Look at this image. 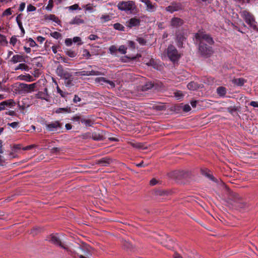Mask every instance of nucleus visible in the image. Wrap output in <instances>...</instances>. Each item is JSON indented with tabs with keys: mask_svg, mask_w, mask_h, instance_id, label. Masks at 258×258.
<instances>
[{
	"mask_svg": "<svg viewBox=\"0 0 258 258\" xmlns=\"http://www.w3.org/2000/svg\"><path fill=\"white\" fill-rule=\"evenodd\" d=\"M197 43L199 44V51L203 56L209 57L213 53V50L210 45L214 43V41L209 34L202 31H199L195 35Z\"/></svg>",
	"mask_w": 258,
	"mask_h": 258,
	"instance_id": "1",
	"label": "nucleus"
},
{
	"mask_svg": "<svg viewBox=\"0 0 258 258\" xmlns=\"http://www.w3.org/2000/svg\"><path fill=\"white\" fill-rule=\"evenodd\" d=\"M117 7L120 11L127 14H135L139 11L135 2L133 1H120L117 4Z\"/></svg>",
	"mask_w": 258,
	"mask_h": 258,
	"instance_id": "2",
	"label": "nucleus"
},
{
	"mask_svg": "<svg viewBox=\"0 0 258 258\" xmlns=\"http://www.w3.org/2000/svg\"><path fill=\"white\" fill-rule=\"evenodd\" d=\"M57 75L64 80V84L67 87H71L74 85V77L72 73L68 71L64 70L63 67L59 64L56 69Z\"/></svg>",
	"mask_w": 258,
	"mask_h": 258,
	"instance_id": "3",
	"label": "nucleus"
},
{
	"mask_svg": "<svg viewBox=\"0 0 258 258\" xmlns=\"http://www.w3.org/2000/svg\"><path fill=\"white\" fill-rule=\"evenodd\" d=\"M240 15L249 27L255 31H258V25L253 15L246 10L240 12Z\"/></svg>",
	"mask_w": 258,
	"mask_h": 258,
	"instance_id": "4",
	"label": "nucleus"
},
{
	"mask_svg": "<svg viewBox=\"0 0 258 258\" xmlns=\"http://www.w3.org/2000/svg\"><path fill=\"white\" fill-rule=\"evenodd\" d=\"M71 120L78 123L81 122L86 126H91L94 123V121L89 118V116H83L80 114H76L72 117Z\"/></svg>",
	"mask_w": 258,
	"mask_h": 258,
	"instance_id": "5",
	"label": "nucleus"
},
{
	"mask_svg": "<svg viewBox=\"0 0 258 258\" xmlns=\"http://www.w3.org/2000/svg\"><path fill=\"white\" fill-rule=\"evenodd\" d=\"M167 55L169 59L173 62L177 61L180 57L178 50L173 45L168 46L167 49Z\"/></svg>",
	"mask_w": 258,
	"mask_h": 258,
	"instance_id": "6",
	"label": "nucleus"
},
{
	"mask_svg": "<svg viewBox=\"0 0 258 258\" xmlns=\"http://www.w3.org/2000/svg\"><path fill=\"white\" fill-rule=\"evenodd\" d=\"M37 86V83L27 84L20 83L19 84V91L21 93L27 94L34 91Z\"/></svg>",
	"mask_w": 258,
	"mask_h": 258,
	"instance_id": "7",
	"label": "nucleus"
},
{
	"mask_svg": "<svg viewBox=\"0 0 258 258\" xmlns=\"http://www.w3.org/2000/svg\"><path fill=\"white\" fill-rule=\"evenodd\" d=\"M49 241L50 242H51V243H52L57 246H59L61 248L64 249L66 251H67L68 252H71V250L69 249V247L63 244L61 242L59 237L57 236V235L56 234L50 235Z\"/></svg>",
	"mask_w": 258,
	"mask_h": 258,
	"instance_id": "8",
	"label": "nucleus"
},
{
	"mask_svg": "<svg viewBox=\"0 0 258 258\" xmlns=\"http://www.w3.org/2000/svg\"><path fill=\"white\" fill-rule=\"evenodd\" d=\"M141 20L137 17H133L125 22L127 28L132 29L133 28L139 27L141 25Z\"/></svg>",
	"mask_w": 258,
	"mask_h": 258,
	"instance_id": "9",
	"label": "nucleus"
},
{
	"mask_svg": "<svg viewBox=\"0 0 258 258\" xmlns=\"http://www.w3.org/2000/svg\"><path fill=\"white\" fill-rule=\"evenodd\" d=\"M62 123L59 121H54L46 124V128L49 132H55L62 127Z\"/></svg>",
	"mask_w": 258,
	"mask_h": 258,
	"instance_id": "10",
	"label": "nucleus"
},
{
	"mask_svg": "<svg viewBox=\"0 0 258 258\" xmlns=\"http://www.w3.org/2000/svg\"><path fill=\"white\" fill-rule=\"evenodd\" d=\"M35 97L37 99L44 100L47 102H49L50 100V96L48 93V89L46 87L43 91H38L35 94Z\"/></svg>",
	"mask_w": 258,
	"mask_h": 258,
	"instance_id": "11",
	"label": "nucleus"
},
{
	"mask_svg": "<svg viewBox=\"0 0 258 258\" xmlns=\"http://www.w3.org/2000/svg\"><path fill=\"white\" fill-rule=\"evenodd\" d=\"M144 4L146 6V10L150 13L155 12L158 7L156 3H152L150 1Z\"/></svg>",
	"mask_w": 258,
	"mask_h": 258,
	"instance_id": "12",
	"label": "nucleus"
},
{
	"mask_svg": "<svg viewBox=\"0 0 258 258\" xmlns=\"http://www.w3.org/2000/svg\"><path fill=\"white\" fill-rule=\"evenodd\" d=\"M182 9L181 5L179 3H174L166 8V11L171 13Z\"/></svg>",
	"mask_w": 258,
	"mask_h": 258,
	"instance_id": "13",
	"label": "nucleus"
},
{
	"mask_svg": "<svg viewBox=\"0 0 258 258\" xmlns=\"http://www.w3.org/2000/svg\"><path fill=\"white\" fill-rule=\"evenodd\" d=\"M13 100H5L0 103V111L6 109L7 107H11L14 104Z\"/></svg>",
	"mask_w": 258,
	"mask_h": 258,
	"instance_id": "14",
	"label": "nucleus"
},
{
	"mask_svg": "<svg viewBox=\"0 0 258 258\" xmlns=\"http://www.w3.org/2000/svg\"><path fill=\"white\" fill-rule=\"evenodd\" d=\"M183 24V21L180 18L174 17L171 20L170 25L173 27L177 28Z\"/></svg>",
	"mask_w": 258,
	"mask_h": 258,
	"instance_id": "15",
	"label": "nucleus"
},
{
	"mask_svg": "<svg viewBox=\"0 0 258 258\" xmlns=\"http://www.w3.org/2000/svg\"><path fill=\"white\" fill-rule=\"evenodd\" d=\"M185 39L183 34L181 33H177L176 34V42L178 47H182L183 42Z\"/></svg>",
	"mask_w": 258,
	"mask_h": 258,
	"instance_id": "16",
	"label": "nucleus"
},
{
	"mask_svg": "<svg viewBox=\"0 0 258 258\" xmlns=\"http://www.w3.org/2000/svg\"><path fill=\"white\" fill-rule=\"evenodd\" d=\"M18 79L21 81H25L28 82H31L35 81V78L29 74L21 75L18 77Z\"/></svg>",
	"mask_w": 258,
	"mask_h": 258,
	"instance_id": "17",
	"label": "nucleus"
},
{
	"mask_svg": "<svg viewBox=\"0 0 258 258\" xmlns=\"http://www.w3.org/2000/svg\"><path fill=\"white\" fill-rule=\"evenodd\" d=\"M232 82L235 85L242 86L246 82V80L242 78H240L233 79Z\"/></svg>",
	"mask_w": 258,
	"mask_h": 258,
	"instance_id": "18",
	"label": "nucleus"
},
{
	"mask_svg": "<svg viewBox=\"0 0 258 258\" xmlns=\"http://www.w3.org/2000/svg\"><path fill=\"white\" fill-rule=\"evenodd\" d=\"M71 24L79 25L84 23V21L81 19V16H76L74 18L70 23Z\"/></svg>",
	"mask_w": 258,
	"mask_h": 258,
	"instance_id": "19",
	"label": "nucleus"
},
{
	"mask_svg": "<svg viewBox=\"0 0 258 258\" xmlns=\"http://www.w3.org/2000/svg\"><path fill=\"white\" fill-rule=\"evenodd\" d=\"M227 92L226 88L224 87H219L217 88V93L220 97H224L225 96Z\"/></svg>",
	"mask_w": 258,
	"mask_h": 258,
	"instance_id": "20",
	"label": "nucleus"
},
{
	"mask_svg": "<svg viewBox=\"0 0 258 258\" xmlns=\"http://www.w3.org/2000/svg\"><path fill=\"white\" fill-rule=\"evenodd\" d=\"M89 76H100V75H105L106 72L99 71L96 70H92L91 71H88Z\"/></svg>",
	"mask_w": 258,
	"mask_h": 258,
	"instance_id": "21",
	"label": "nucleus"
},
{
	"mask_svg": "<svg viewBox=\"0 0 258 258\" xmlns=\"http://www.w3.org/2000/svg\"><path fill=\"white\" fill-rule=\"evenodd\" d=\"M45 19L49 20H51L53 22H55L56 23L59 24L60 23V20L53 14H50L47 16H45Z\"/></svg>",
	"mask_w": 258,
	"mask_h": 258,
	"instance_id": "22",
	"label": "nucleus"
},
{
	"mask_svg": "<svg viewBox=\"0 0 258 258\" xmlns=\"http://www.w3.org/2000/svg\"><path fill=\"white\" fill-rule=\"evenodd\" d=\"M111 160L110 158L105 157L100 159L98 161V163L102 165V166H107L110 163Z\"/></svg>",
	"mask_w": 258,
	"mask_h": 258,
	"instance_id": "23",
	"label": "nucleus"
},
{
	"mask_svg": "<svg viewBox=\"0 0 258 258\" xmlns=\"http://www.w3.org/2000/svg\"><path fill=\"white\" fill-rule=\"evenodd\" d=\"M24 59L23 57L20 55H14L11 59L12 62L15 63L18 62H21Z\"/></svg>",
	"mask_w": 258,
	"mask_h": 258,
	"instance_id": "24",
	"label": "nucleus"
},
{
	"mask_svg": "<svg viewBox=\"0 0 258 258\" xmlns=\"http://www.w3.org/2000/svg\"><path fill=\"white\" fill-rule=\"evenodd\" d=\"M187 87L189 90H196L199 88V85L196 82H190L187 84Z\"/></svg>",
	"mask_w": 258,
	"mask_h": 258,
	"instance_id": "25",
	"label": "nucleus"
},
{
	"mask_svg": "<svg viewBox=\"0 0 258 258\" xmlns=\"http://www.w3.org/2000/svg\"><path fill=\"white\" fill-rule=\"evenodd\" d=\"M209 170L207 169H204L201 170V172L203 175H205L211 180H214V177L209 173Z\"/></svg>",
	"mask_w": 258,
	"mask_h": 258,
	"instance_id": "26",
	"label": "nucleus"
},
{
	"mask_svg": "<svg viewBox=\"0 0 258 258\" xmlns=\"http://www.w3.org/2000/svg\"><path fill=\"white\" fill-rule=\"evenodd\" d=\"M71 111V110L70 107L58 108H57L55 111L56 113H70Z\"/></svg>",
	"mask_w": 258,
	"mask_h": 258,
	"instance_id": "27",
	"label": "nucleus"
},
{
	"mask_svg": "<svg viewBox=\"0 0 258 258\" xmlns=\"http://www.w3.org/2000/svg\"><path fill=\"white\" fill-rule=\"evenodd\" d=\"M113 28L115 30L124 31V27L121 24L116 23L113 24Z\"/></svg>",
	"mask_w": 258,
	"mask_h": 258,
	"instance_id": "28",
	"label": "nucleus"
},
{
	"mask_svg": "<svg viewBox=\"0 0 258 258\" xmlns=\"http://www.w3.org/2000/svg\"><path fill=\"white\" fill-rule=\"evenodd\" d=\"M182 174V171H174L171 173L170 176L176 179H179V175Z\"/></svg>",
	"mask_w": 258,
	"mask_h": 258,
	"instance_id": "29",
	"label": "nucleus"
},
{
	"mask_svg": "<svg viewBox=\"0 0 258 258\" xmlns=\"http://www.w3.org/2000/svg\"><path fill=\"white\" fill-rule=\"evenodd\" d=\"M50 35L52 37H53V38L56 39H60L62 37L61 34L59 33V32H56V31L53 32H51L50 34Z\"/></svg>",
	"mask_w": 258,
	"mask_h": 258,
	"instance_id": "30",
	"label": "nucleus"
},
{
	"mask_svg": "<svg viewBox=\"0 0 258 258\" xmlns=\"http://www.w3.org/2000/svg\"><path fill=\"white\" fill-rule=\"evenodd\" d=\"M18 70L27 71L28 70V66L25 63H20L15 69V70Z\"/></svg>",
	"mask_w": 258,
	"mask_h": 258,
	"instance_id": "31",
	"label": "nucleus"
},
{
	"mask_svg": "<svg viewBox=\"0 0 258 258\" xmlns=\"http://www.w3.org/2000/svg\"><path fill=\"white\" fill-rule=\"evenodd\" d=\"M95 82L103 85V83H106L107 79L104 77L96 78L95 80Z\"/></svg>",
	"mask_w": 258,
	"mask_h": 258,
	"instance_id": "32",
	"label": "nucleus"
},
{
	"mask_svg": "<svg viewBox=\"0 0 258 258\" xmlns=\"http://www.w3.org/2000/svg\"><path fill=\"white\" fill-rule=\"evenodd\" d=\"M56 90L57 92L62 97L64 98L68 94V93L62 91L58 86L56 87Z\"/></svg>",
	"mask_w": 258,
	"mask_h": 258,
	"instance_id": "33",
	"label": "nucleus"
},
{
	"mask_svg": "<svg viewBox=\"0 0 258 258\" xmlns=\"http://www.w3.org/2000/svg\"><path fill=\"white\" fill-rule=\"evenodd\" d=\"M53 7V0H49L48 4L46 7L45 9L47 11H51Z\"/></svg>",
	"mask_w": 258,
	"mask_h": 258,
	"instance_id": "34",
	"label": "nucleus"
},
{
	"mask_svg": "<svg viewBox=\"0 0 258 258\" xmlns=\"http://www.w3.org/2000/svg\"><path fill=\"white\" fill-rule=\"evenodd\" d=\"M18 41L19 40H18L17 36L14 35L11 38L10 43L14 46Z\"/></svg>",
	"mask_w": 258,
	"mask_h": 258,
	"instance_id": "35",
	"label": "nucleus"
},
{
	"mask_svg": "<svg viewBox=\"0 0 258 258\" xmlns=\"http://www.w3.org/2000/svg\"><path fill=\"white\" fill-rule=\"evenodd\" d=\"M127 49L125 45H120L118 49V50L119 52H120L122 54H125L126 52V50Z\"/></svg>",
	"mask_w": 258,
	"mask_h": 258,
	"instance_id": "36",
	"label": "nucleus"
},
{
	"mask_svg": "<svg viewBox=\"0 0 258 258\" xmlns=\"http://www.w3.org/2000/svg\"><path fill=\"white\" fill-rule=\"evenodd\" d=\"M12 9L11 8H9L7 9L6 10H5L3 12V13L2 14V16H10V15H12Z\"/></svg>",
	"mask_w": 258,
	"mask_h": 258,
	"instance_id": "37",
	"label": "nucleus"
},
{
	"mask_svg": "<svg viewBox=\"0 0 258 258\" xmlns=\"http://www.w3.org/2000/svg\"><path fill=\"white\" fill-rule=\"evenodd\" d=\"M76 76H89L88 71H82L75 73Z\"/></svg>",
	"mask_w": 258,
	"mask_h": 258,
	"instance_id": "38",
	"label": "nucleus"
},
{
	"mask_svg": "<svg viewBox=\"0 0 258 258\" xmlns=\"http://www.w3.org/2000/svg\"><path fill=\"white\" fill-rule=\"evenodd\" d=\"M67 8L70 11L81 10V8H79V6L78 4H74L72 6L68 7Z\"/></svg>",
	"mask_w": 258,
	"mask_h": 258,
	"instance_id": "39",
	"label": "nucleus"
},
{
	"mask_svg": "<svg viewBox=\"0 0 258 258\" xmlns=\"http://www.w3.org/2000/svg\"><path fill=\"white\" fill-rule=\"evenodd\" d=\"M136 40L141 44V45H145L146 44V40L142 37H137Z\"/></svg>",
	"mask_w": 258,
	"mask_h": 258,
	"instance_id": "40",
	"label": "nucleus"
},
{
	"mask_svg": "<svg viewBox=\"0 0 258 258\" xmlns=\"http://www.w3.org/2000/svg\"><path fill=\"white\" fill-rule=\"evenodd\" d=\"M101 19L104 22H108L111 20L110 16L108 15H104L101 17Z\"/></svg>",
	"mask_w": 258,
	"mask_h": 258,
	"instance_id": "41",
	"label": "nucleus"
},
{
	"mask_svg": "<svg viewBox=\"0 0 258 258\" xmlns=\"http://www.w3.org/2000/svg\"><path fill=\"white\" fill-rule=\"evenodd\" d=\"M66 54L71 57H75L77 55L74 51L71 50L67 51Z\"/></svg>",
	"mask_w": 258,
	"mask_h": 258,
	"instance_id": "42",
	"label": "nucleus"
},
{
	"mask_svg": "<svg viewBox=\"0 0 258 258\" xmlns=\"http://www.w3.org/2000/svg\"><path fill=\"white\" fill-rule=\"evenodd\" d=\"M83 55L87 59L91 57V54L87 49H84L83 52Z\"/></svg>",
	"mask_w": 258,
	"mask_h": 258,
	"instance_id": "43",
	"label": "nucleus"
},
{
	"mask_svg": "<svg viewBox=\"0 0 258 258\" xmlns=\"http://www.w3.org/2000/svg\"><path fill=\"white\" fill-rule=\"evenodd\" d=\"M0 43L6 44L8 43L6 37L5 35H2L1 34H0Z\"/></svg>",
	"mask_w": 258,
	"mask_h": 258,
	"instance_id": "44",
	"label": "nucleus"
},
{
	"mask_svg": "<svg viewBox=\"0 0 258 258\" xmlns=\"http://www.w3.org/2000/svg\"><path fill=\"white\" fill-rule=\"evenodd\" d=\"M36 10V7L31 4L27 6V12H34V11H35Z\"/></svg>",
	"mask_w": 258,
	"mask_h": 258,
	"instance_id": "45",
	"label": "nucleus"
},
{
	"mask_svg": "<svg viewBox=\"0 0 258 258\" xmlns=\"http://www.w3.org/2000/svg\"><path fill=\"white\" fill-rule=\"evenodd\" d=\"M28 42H29V45L30 47H35L37 46V44L36 42L33 40V39L31 38H29L28 39Z\"/></svg>",
	"mask_w": 258,
	"mask_h": 258,
	"instance_id": "46",
	"label": "nucleus"
},
{
	"mask_svg": "<svg viewBox=\"0 0 258 258\" xmlns=\"http://www.w3.org/2000/svg\"><path fill=\"white\" fill-rule=\"evenodd\" d=\"M73 41L74 43H78V44H79V45H81L82 44V43L81 42V38L79 37H78V36L74 37L73 39Z\"/></svg>",
	"mask_w": 258,
	"mask_h": 258,
	"instance_id": "47",
	"label": "nucleus"
},
{
	"mask_svg": "<svg viewBox=\"0 0 258 258\" xmlns=\"http://www.w3.org/2000/svg\"><path fill=\"white\" fill-rule=\"evenodd\" d=\"M109 51L111 53H114L118 50L115 45H111L109 48Z\"/></svg>",
	"mask_w": 258,
	"mask_h": 258,
	"instance_id": "48",
	"label": "nucleus"
},
{
	"mask_svg": "<svg viewBox=\"0 0 258 258\" xmlns=\"http://www.w3.org/2000/svg\"><path fill=\"white\" fill-rule=\"evenodd\" d=\"M65 44L67 46H70L72 44L73 40L71 38H66L64 41Z\"/></svg>",
	"mask_w": 258,
	"mask_h": 258,
	"instance_id": "49",
	"label": "nucleus"
},
{
	"mask_svg": "<svg viewBox=\"0 0 258 258\" xmlns=\"http://www.w3.org/2000/svg\"><path fill=\"white\" fill-rule=\"evenodd\" d=\"M8 125L12 128H16L18 126L19 122H13L12 123H8Z\"/></svg>",
	"mask_w": 258,
	"mask_h": 258,
	"instance_id": "50",
	"label": "nucleus"
},
{
	"mask_svg": "<svg viewBox=\"0 0 258 258\" xmlns=\"http://www.w3.org/2000/svg\"><path fill=\"white\" fill-rule=\"evenodd\" d=\"M174 95H175V97L177 98V99L178 100H179L180 99L182 96H183V95L181 93V92L180 91H178V92H176L174 93Z\"/></svg>",
	"mask_w": 258,
	"mask_h": 258,
	"instance_id": "51",
	"label": "nucleus"
},
{
	"mask_svg": "<svg viewBox=\"0 0 258 258\" xmlns=\"http://www.w3.org/2000/svg\"><path fill=\"white\" fill-rule=\"evenodd\" d=\"M89 39L91 40H95L99 38V37L97 35L91 34L88 37Z\"/></svg>",
	"mask_w": 258,
	"mask_h": 258,
	"instance_id": "52",
	"label": "nucleus"
},
{
	"mask_svg": "<svg viewBox=\"0 0 258 258\" xmlns=\"http://www.w3.org/2000/svg\"><path fill=\"white\" fill-rule=\"evenodd\" d=\"M191 108L190 106L188 104L184 105L183 107V110L184 112H188L190 110Z\"/></svg>",
	"mask_w": 258,
	"mask_h": 258,
	"instance_id": "53",
	"label": "nucleus"
},
{
	"mask_svg": "<svg viewBox=\"0 0 258 258\" xmlns=\"http://www.w3.org/2000/svg\"><path fill=\"white\" fill-rule=\"evenodd\" d=\"M128 46L132 48V49H135V42L133 41H128Z\"/></svg>",
	"mask_w": 258,
	"mask_h": 258,
	"instance_id": "54",
	"label": "nucleus"
},
{
	"mask_svg": "<svg viewBox=\"0 0 258 258\" xmlns=\"http://www.w3.org/2000/svg\"><path fill=\"white\" fill-rule=\"evenodd\" d=\"M25 3L24 2H22L20 5L19 10L20 12H22L25 9Z\"/></svg>",
	"mask_w": 258,
	"mask_h": 258,
	"instance_id": "55",
	"label": "nucleus"
},
{
	"mask_svg": "<svg viewBox=\"0 0 258 258\" xmlns=\"http://www.w3.org/2000/svg\"><path fill=\"white\" fill-rule=\"evenodd\" d=\"M93 139L95 140H101L102 139V137L100 135L94 134L93 135Z\"/></svg>",
	"mask_w": 258,
	"mask_h": 258,
	"instance_id": "56",
	"label": "nucleus"
},
{
	"mask_svg": "<svg viewBox=\"0 0 258 258\" xmlns=\"http://www.w3.org/2000/svg\"><path fill=\"white\" fill-rule=\"evenodd\" d=\"M5 114L9 115H11V116H16V112L13 110H10V111H7L5 112Z\"/></svg>",
	"mask_w": 258,
	"mask_h": 258,
	"instance_id": "57",
	"label": "nucleus"
},
{
	"mask_svg": "<svg viewBox=\"0 0 258 258\" xmlns=\"http://www.w3.org/2000/svg\"><path fill=\"white\" fill-rule=\"evenodd\" d=\"M81 99L78 95H75L73 99V102L75 103H77L78 102L81 101Z\"/></svg>",
	"mask_w": 258,
	"mask_h": 258,
	"instance_id": "58",
	"label": "nucleus"
},
{
	"mask_svg": "<svg viewBox=\"0 0 258 258\" xmlns=\"http://www.w3.org/2000/svg\"><path fill=\"white\" fill-rule=\"evenodd\" d=\"M158 182V181L155 178H152L150 181V184L152 186L156 185Z\"/></svg>",
	"mask_w": 258,
	"mask_h": 258,
	"instance_id": "59",
	"label": "nucleus"
},
{
	"mask_svg": "<svg viewBox=\"0 0 258 258\" xmlns=\"http://www.w3.org/2000/svg\"><path fill=\"white\" fill-rule=\"evenodd\" d=\"M106 83L109 84L111 88H114L115 87V84L113 81L107 80Z\"/></svg>",
	"mask_w": 258,
	"mask_h": 258,
	"instance_id": "60",
	"label": "nucleus"
},
{
	"mask_svg": "<svg viewBox=\"0 0 258 258\" xmlns=\"http://www.w3.org/2000/svg\"><path fill=\"white\" fill-rule=\"evenodd\" d=\"M45 38L41 36H39L37 37V40L40 43H42L44 41Z\"/></svg>",
	"mask_w": 258,
	"mask_h": 258,
	"instance_id": "61",
	"label": "nucleus"
},
{
	"mask_svg": "<svg viewBox=\"0 0 258 258\" xmlns=\"http://www.w3.org/2000/svg\"><path fill=\"white\" fill-rule=\"evenodd\" d=\"M51 153H57L60 151V149L57 147H54L51 149Z\"/></svg>",
	"mask_w": 258,
	"mask_h": 258,
	"instance_id": "62",
	"label": "nucleus"
},
{
	"mask_svg": "<svg viewBox=\"0 0 258 258\" xmlns=\"http://www.w3.org/2000/svg\"><path fill=\"white\" fill-rule=\"evenodd\" d=\"M250 105L254 107H258V102L256 101H251L250 103Z\"/></svg>",
	"mask_w": 258,
	"mask_h": 258,
	"instance_id": "63",
	"label": "nucleus"
},
{
	"mask_svg": "<svg viewBox=\"0 0 258 258\" xmlns=\"http://www.w3.org/2000/svg\"><path fill=\"white\" fill-rule=\"evenodd\" d=\"M58 46L56 45H53L51 47L52 50L54 53H57V49Z\"/></svg>",
	"mask_w": 258,
	"mask_h": 258,
	"instance_id": "64",
	"label": "nucleus"
}]
</instances>
